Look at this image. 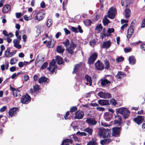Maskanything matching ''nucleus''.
I'll list each match as a JSON object with an SVG mask.
<instances>
[{"label":"nucleus","instance_id":"22","mask_svg":"<svg viewBox=\"0 0 145 145\" xmlns=\"http://www.w3.org/2000/svg\"><path fill=\"white\" fill-rule=\"evenodd\" d=\"M111 45V42L110 40H108L104 42L103 43V48L108 49L109 48Z\"/></svg>","mask_w":145,"mask_h":145},{"label":"nucleus","instance_id":"5","mask_svg":"<svg viewBox=\"0 0 145 145\" xmlns=\"http://www.w3.org/2000/svg\"><path fill=\"white\" fill-rule=\"evenodd\" d=\"M21 39V38L20 35L18 36L17 39H14L13 40V43L14 46L16 48L20 49L21 48V46L19 44L20 41Z\"/></svg>","mask_w":145,"mask_h":145},{"label":"nucleus","instance_id":"8","mask_svg":"<svg viewBox=\"0 0 145 145\" xmlns=\"http://www.w3.org/2000/svg\"><path fill=\"white\" fill-rule=\"evenodd\" d=\"M44 17V14L42 11H40L35 17L34 20L40 21L42 20Z\"/></svg>","mask_w":145,"mask_h":145},{"label":"nucleus","instance_id":"14","mask_svg":"<svg viewBox=\"0 0 145 145\" xmlns=\"http://www.w3.org/2000/svg\"><path fill=\"white\" fill-rule=\"evenodd\" d=\"M95 65L96 68L98 70H102L104 68L103 64L99 60L95 63Z\"/></svg>","mask_w":145,"mask_h":145},{"label":"nucleus","instance_id":"26","mask_svg":"<svg viewBox=\"0 0 145 145\" xmlns=\"http://www.w3.org/2000/svg\"><path fill=\"white\" fill-rule=\"evenodd\" d=\"M111 141V140L110 139H105L101 140L100 142V143L103 145H104L110 142Z\"/></svg>","mask_w":145,"mask_h":145},{"label":"nucleus","instance_id":"56","mask_svg":"<svg viewBox=\"0 0 145 145\" xmlns=\"http://www.w3.org/2000/svg\"><path fill=\"white\" fill-rule=\"evenodd\" d=\"M128 25V24L127 23H126L125 24H124L121 27V29L122 30L121 32H122L123 31V30L127 27V26Z\"/></svg>","mask_w":145,"mask_h":145},{"label":"nucleus","instance_id":"24","mask_svg":"<svg viewBox=\"0 0 145 145\" xmlns=\"http://www.w3.org/2000/svg\"><path fill=\"white\" fill-rule=\"evenodd\" d=\"M114 30L113 28H109L107 31V33H104L103 34L104 36H110L111 35L110 33L114 32Z\"/></svg>","mask_w":145,"mask_h":145},{"label":"nucleus","instance_id":"6","mask_svg":"<svg viewBox=\"0 0 145 145\" xmlns=\"http://www.w3.org/2000/svg\"><path fill=\"white\" fill-rule=\"evenodd\" d=\"M97 95L101 98L104 99H109L111 97L110 94L102 92H99Z\"/></svg>","mask_w":145,"mask_h":145},{"label":"nucleus","instance_id":"48","mask_svg":"<svg viewBox=\"0 0 145 145\" xmlns=\"http://www.w3.org/2000/svg\"><path fill=\"white\" fill-rule=\"evenodd\" d=\"M110 102L112 105H115L117 104L116 101L114 99H110Z\"/></svg>","mask_w":145,"mask_h":145},{"label":"nucleus","instance_id":"58","mask_svg":"<svg viewBox=\"0 0 145 145\" xmlns=\"http://www.w3.org/2000/svg\"><path fill=\"white\" fill-rule=\"evenodd\" d=\"M96 109L97 110L101 111H103L105 110V108L102 107H97Z\"/></svg>","mask_w":145,"mask_h":145},{"label":"nucleus","instance_id":"18","mask_svg":"<svg viewBox=\"0 0 145 145\" xmlns=\"http://www.w3.org/2000/svg\"><path fill=\"white\" fill-rule=\"evenodd\" d=\"M144 120L143 118L141 116H138L134 119V121L138 124H140Z\"/></svg>","mask_w":145,"mask_h":145},{"label":"nucleus","instance_id":"21","mask_svg":"<svg viewBox=\"0 0 145 145\" xmlns=\"http://www.w3.org/2000/svg\"><path fill=\"white\" fill-rule=\"evenodd\" d=\"M85 78L87 81L86 84L87 85H89V86H91L92 84V80L91 77L86 75L85 76Z\"/></svg>","mask_w":145,"mask_h":145},{"label":"nucleus","instance_id":"7","mask_svg":"<svg viewBox=\"0 0 145 145\" xmlns=\"http://www.w3.org/2000/svg\"><path fill=\"white\" fill-rule=\"evenodd\" d=\"M31 97L28 94H26L21 99V101L23 104H27L30 101Z\"/></svg>","mask_w":145,"mask_h":145},{"label":"nucleus","instance_id":"62","mask_svg":"<svg viewBox=\"0 0 145 145\" xmlns=\"http://www.w3.org/2000/svg\"><path fill=\"white\" fill-rule=\"evenodd\" d=\"M96 143L94 142L90 141L89 142L87 145H96Z\"/></svg>","mask_w":145,"mask_h":145},{"label":"nucleus","instance_id":"37","mask_svg":"<svg viewBox=\"0 0 145 145\" xmlns=\"http://www.w3.org/2000/svg\"><path fill=\"white\" fill-rule=\"evenodd\" d=\"M110 83V82L107 79H105L101 80V84L102 85L104 86Z\"/></svg>","mask_w":145,"mask_h":145},{"label":"nucleus","instance_id":"3","mask_svg":"<svg viewBox=\"0 0 145 145\" xmlns=\"http://www.w3.org/2000/svg\"><path fill=\"white\" fill-rule=\"evenodd\" d=\"M57 69V66L56 65V61L54 59L51 61L49 64V66L48 68V70L50 72H53L55 71Z\"/></svg>","mask_w":145,"mask_h":145},{"label":"nucleus","instance_id":"35","mask_svg":"<svg viewBox=\"0 0 145 145\" xmlns=\"http://www.w3.org/2000/svg\"><path fill=\"white\" fill-rule=\"evenodd\" d=\"M130 14V10L129 9H126L125 10V16L126 18H127L129 17Z\"/></svg>","mask_w":145,"mask_h":145},{"label":"nucleus","instance_id":"23","mask_svg":"<svg viewBox=\"0 0 145 145\" xmlns=\"http://www.w3.org/2000/svg\"><path fill=\"white\" fill-rule=\"evenodd\" d=\"M125 76L126 74L123 72L120 71L118 72L116 77L117 78L121 79Z\"/></svg>","mask_w":145,"mask_h":145},{"label":"nucleus","instance_id":"15","mask_svg":"<svg viewBox=\"0 0 145 145\" xmlns=\"http://www.w3.org/2000/svg\"><path fill=\"white\" fill-rule=\"evenodd\" d=\"M84 113L82 111L79 110L75 113V119H80L82 118L84 116Z\"/></svg>","mask_w":145,"mask_h":145},{"label":"nucleus","instance_id":"63","mask_svg":"<svg viewBox=\"0 0 145 145\" xmlns=\"http://www.w3.org/2000/svg\"><path fill=\"white\" fill-rule=\"evenodd\" d=\"M141 27H145V18L142 20L141 23Z\"/></svg>","mask_w":145,"mask_h":145},{"label":"nucleus","instance_id":"11","mask_svg":"<svg viewBox=\"0 0 145 145\" xmlns=\"http://www.w3.org/2000/svg\"><path fill=\"white\" fill-rule=\"evenodd\" d=\"M134 24L132 22L129 28L127 30V38L128 39L130 38L133 33V28Z\"/></svg>","mask_w":145,"mask_h":145},{"label":"nucleus","instance_id":"29","mask_svg":"<svg viewBox=\"0 0 145 145\" xmlns=\"http://www.w3.org/2000/svg\"><path fill=\"white\" fill-rule=\"evenodd\" d=\"M56 61L58 64H62L63 63V61L62 58L59 56H56Z\"/></svg>","mask_w":145,"mask_h":145},{"label":"nucleus","instance_id":"60","mask_svg":"<svg viewBox=\"0 0 145 145\" xmlns=\"http://www.w3.org/2000/svg\"><path fill=\"white\" fill-rule=\"evenodd\" d=\"M16 17L17 18H20L22 15L21 12L16 13Z\"/></svg>","mask_w":145,"mask_h":145},{"label":"nucleus","instance_id":"19","mask_svg":"<svg viewBox=\"0 0 145 145\" xmlns=\"http://www.w3.org/2000/svg\"><path fill=\"white\" fill-rule=\"evenodd\" d=\"M18 108H13L10 109L9 111V115L11 116L16 114L18 111Z\"/></svg>","mask_w":145,"mask_h":145},{"label":"nucleus","instance_id":"39","mask_svg":"<svg viewBox=\"0 0 145 145\" xmlns=\"http://www.w3.org/2000/svg\"><path fill=\"white\" fill-rule=\"evenodd\" d=\"M127 2V0H122L121 2L122 6L124 7L127 6L128 5Z\"/></svg>","mask_w":145,"mask_h":145},{"label":"nucleus","instance_id":"38","mask_svg":"<svg viewBox=\"0 0 145 145\" xmlns=\"http://www.w3.org/2000/svg\"><path fill=\"white\" fill-rule=\"evenodd\" d=\"M24 19L26 21H28L31 20L32 18V17L31 15L29 16H28L27 15H25L24 16Z\"/></svg>","mask_w":145,"mask_h":145},{"label":"nucleus","instance_id":"34","mask_svg":"<svg viewBox=\"0 0 145 145\" xmlns=\"http://www.w3.org/2000/svg\"><path fill=\"white\" fill-rule=\"evenodd\" d=\"M84 131L88 133L89 134L91 135L92 134L93 129L92 128L89 127H88L84 129Z\"/></svg>","mask_w":145,"mask_h":145},{"label":"nucleus","instance_id":"41","mask_svg":"<svg viewBox=\"0 0 145 145\" xmlns=\"http://www.w3.org/2000/svg\"><path fill=\"white\" fill-rule=\"evenodd\" d=\"M102 29V27L101 24L98 25L96 26L95 30L99 32L101 31Z\"/></svg>","mask_w":145,"mask_h":145},{"label":"nucleus","instance_id":"59","mask_svg":"<svg viewBox=\"0 0 145 145\" xmlns=\"http://www.w3.org/2000/svg\"><path fill=\"white\" fill-rule=\"evenodd\" d=\"M24 78L25 82L29 80V76L27 74L25 75L24 76Z\"/></svg>","mask_w":145,"mask_h":145},{"label":"nucleus","instance_id":"55","mask_svg":"<svg viewBox=\"0 0 145 145\" xmlns=\"http://www.w3.org/2000/svg\"><path fill=\"white\" fill-rule=\"evenodd\" d=\"M51 41L47 42V46L49 48H52L54 46V45L51 44Z\"/></svg>","mask_w":145,"mask_h":145},{"label":"nucleus","instance_id":"54","mask_svg":"<svg viewBox=\"0 0 145 145\" xmlns=\"http://www.w3.org/2000/svg\"><path fill=\"white\" fill-rule=\"evenodd\" d=\"M33 89L34 91H38L39 89V87L38 85H35L33 86Z\"/></svg>","mask_w":145,"mask_h":145},{"label":"nucleus","instance_id":"47","mask_svg":"<svg viewBox=\"0 0 145 145\" xmlns=\"http://www.w3.org/2000/svg\"><path fill=\"white\" fill-rule=\"evenodd\" d=\"M96 41L94 39L90 41L89 43L90 45L92 47H93L95 44Z\"/></svg>","mask_w":145,"mask_h":145},{"label":"nucleus","instance_id":"20","mask_svg":"<svg viewBox=\"0 0 145 145\" xmlns=\"http://www.w3.org/2000/svg\"><path fill=\"white\" fill-rule=\"evenodd\" d=\"M113 114H110L108 112H106L104 114V118L107 121H109L112 118Z\"/></svg>","mask_w":145,"mask_h":145},{"label":"nucleus","instance_id":"28","mask_svg":"<svg viewBox=\"0 0 145 145\" xmlns=\"http://www.w3.org/2000/svg\"><path fill=\"white\" fill-rule=\"evenodd\" d=\"M82 63H80L79 64L76 65L74 67V71L73 72V73H76L79 71V68L81 65Z\"/></svg>","mask_w":145,"mask_h":145},{"label":"nucleus","instance_id":"13","mask_svg":"<svg viewBox=\"0 0 145 145\" xmlns=\"http://www.w3.org/2000/svg\"><path fill=\"white\" fill-rule=\"evenodd\" d=\"M86 122L89 125H94L97 123V121L93 118H88L86 120Z\"/></svg>","mask_w":145,"mask_h":145},{"label":"nucleus","instance_id":"27","mask_svg":"<svg viewBox=\"0 0 145 145\" xmlns=\"http://www.w3.org/2000/svg\"><path fill=\"white\" fill-rule=\"evenodd\" d=\"M65 48L61 46H58L57 48V52L59 53H63L64 52Z\"/></svg>","mask_w":145,"mask_h":145},{"label":"nucleus","instance_id":"32","mask_svg":"<svg viewBox=\"0 0 145 145\" xmlns=\"http://www.w3.org/2000/svg\"><path fill=\"white\" fill-rule=\"evenodd\" d=\"M13 94L15 97H18L21 96L20 92L18 90H16L13 91Z\"/></svg>","mask_w":145,"mask_h":145},{"label":"nucleus","instance_id":"50","mask_svg":"<svg viewBox=\"0 0 145 145\" xmlns=\"http://www.w3.org/2000/svg\"><path fill=\"white\" fill-rule=\"evenodd\" d=\"M77 110L76 107L74 106L71 108L70 110V112H73Z\"/></svg>","mask_w":145,"mask_h":145},{"label":"nucleus","instance_id":"1","mask_svg":"<svg viewBox=\"0 0 145 145\" xmlns=\"http://www.w3.org/2000/svg\"><path fill=\"white\" fill-rule=\"evenodd\" d=\"M110 132L109 129L101 128L99 129L98 135L99 137H103V138H109L110 136Z\"/></svg>","mask_w":145,"mask_h":145},{"label":"nucleus","instance_id":"46","mask_svg":"<svg viewBox=\"0 0 145 145\" xmlns=\"http://www.w3.org/2000/svg\"><path fill=\"white\" fill-rule=\"evenodd\" d=\"M48 65V63L47 62H46L44 63L42 66L40 68V69H45L46 68Z\"/></svg>","mask_w":145,"mask_h":145},{"label":"nucleus","instance_id":"45","mask_svg":"<svg viewBox=\"0 0 145 145\" xmlns=\"http://www.w3.org/2000/svg\"><path fill=\"white\" fill-rule=\"evenodd\" d=\"M76 134L79 136H86V133L84 132H78L76 133Z\"/></svg>","mask_w":145,"mask_h":145},{"label":"nucleus","instance_id":"51","mask_svg":"<svg viewBox=\"0 0 145 145\" xmlns=\"http://www.w3.org/2000/svg\"><path fill=\"white\" fill-rule=\"evenodd\" d=\"M103 22L104 25H106L109 23L110 22V21L109 20L107 19H105L103 20Z\"/></svg>","mask_w":145,"mask_h":145},{"label":"nucleus","instance_id":"40","mask_svg":"<svg viewBox=\"0 0 145 145\" xmlns=\"http://www.w3.org/2000/svg\"><path fill=\"white\" fill-rule=\"evenodd\" d=\"M17 61V60L16 58H12L10 60V63L11 65H13L15 64Z\"/></svg>","mask_w":145,"mask_h":145},{"label":"nucleus","instance_id":"53","mask_svg":"<svg viewBox=\"0 0 145 145\" xmlns=\"http://www.w3.org/2000/svg\"><path fill=\"white\" fill-rule=\"evenodd\" d=\"M141 41H138L136 42L131 43V45L135 46L141 43Z\"/></svg>","mask_w":145,"mask_h":145},{"label":"nucleus","instance_id":"42","mask_svg":"<svg viewBox=\"0 0 145 145\" xmlns=\"http://www.w3.org/2000/svg\"><path fill=\"white\" fill-rule=\"evenodd\" d=\"M63 44L65 47H67L69 44V40L68 39H66L65 41L63 42Z\"/></svg>","mask_w":145,"mask_h":145},{"label":"nucleus","instance_id":"52","mask_svg":"<svg viewBox=\"0 0 145 145\" xmlns=\"http://www.w3.org/2000/svg\"><path fill=\"white\" fill-rule=\"evenodd\" d=\"M71 30L74 33L78 32L77 29L76 28L71 26Z\"/></svg>","mask_w":145,"mask_h":145},{"label":"nucleus","instance_id":"61","mask_svg":"<svg viewBox=\"0 0 145 145\" xmlns=\"http://www.w3.org/2000/svg\"><path fill=\"white\" fill-rule=\"evenodd\" d=\"M85 22L87 25H90L91 23V21L89 20H86L85 21Z\"/></svg>","mask_w":145,"mask_h":145},{"label":"nucleus","instance_id":"4","mask_svg":"<svg viewBox=\"0 0 145 145\" xmlns=\"http://www.w3.org/2000/svg\"><path fill=\"white\" fill-rule=\"evenodd\" d=\"M116 11L114 8L111 7L108 10V17L111 19H113L115 17V15L116 13Z\"/></svg>","mask_w":145,"mask_h":145},{"label":"nucleus","instance_id":"10","mask_svg":"<svg viewBox=\"0 0 145 145\" xmlns=\"http://www.w3.org/2000/svg\"><path fill=\"white\" fill-rule=\"evenodd\" d=\"M97 53H93L88 59V62L89 64H93L97 57Z\"/></svg>","mask_w":145,"mask_h":145},{"label":"nucleus","instance_id":"30","mask_svg":"<svg viewBox=\"0 0 145 145\" xmlns=\"http://www.w3.org/2000/svg\"><path fill=\"white\" fill-rule=\"evenodd\" d=\"M4 54L5 56L8 58L10 57V49L9 48H8L4 52Z\"/></svg>","mask_w":145,"mask_h":145},{"label":"nucleus","instance_id":"36","mask_svg":"<svg viewBox=\"0 0 145 145\" xmlns=\"http://www.w3.org/2000/svg\"><path fill=\"white\" fill-rule=\"evenodd\" d=\"M43 27L42 26L39 25L37 27V29L36 31L37 32L38 34H40L42 31Z\"/></svg>","mask_w":145,"mask_h":145},{"label":"nucleus","instance_id":"25","mask_svg":"<svg viewBox=\"0 0 145 145\" xmlns=\"http://www.w3.org/2000/svg\"><path fill=\"white\" fill-rule=\"evenodd\" d=\"M115 120H114L115 124H120L121 121V119L120 116H115Z\"/></svg>","mask_w":145,"mask_h":145},{"label":"nucleus","instance_id":"31","mask_svg":"<svg viewBox=\"0 0 145 145\" xmlns=\"http://www.w3.org/2000/svg\"><path fill=\"white\" fill-rule=\"evenodd\" d=\"M129 63L131 65H133L135 63V59L134 57L133 56H130L129 57Z\"/></svg>","mask_w":145,"mask_h":145},{"label":"nucleus","instance_id":"64","mask_svg":"<svg viewBox=\"0 0 145 145\" xmlns=\"http://www.w3.org/2000/svg\"><path fill=\"white\" fill-rule=\"evenodd\" d=\"M140 48L143 50L145 51V44H141Z\"/></svg>","mask_w":145,"mask_h":145},{"label":"nucleus","instance_id":"16","mask_svg":"<svg viewBox=\"0 0 145 145\" xmlns=\"http://www.w3.org/2000/svg\"><path fill=\"white\" fill-rule=\"evenodd\" d=\"M98 103L102 106L108 105L109 104V101L107 100L99 99L98 101Z\"/></svg>","mask_w":145,"mask_h":145},{"label":"nucleus","instance_id":"17","mask_svg":"<svg viewBox=\"0 0 145 145\" xmlns=\"http://www.w3.org/2000/svg\"><path fill=\"white\" fill-rule=\"evenodd\" d=\"M11 10L10 6L8 4L5 5L2 8V12L4 13H6L9 12Z\"/></svg>","mask_w":145,"mask_h":145},{"label":"nucleus","instance_id":"57","mask_svg":"<svg viewBox=\"0 0 145 145\" xmlns=\"http://www.w3.org/2000/svg\"><path fill=\"white\" fill-rule=\"evenodd\" d=\"M124 50L125 52L128 53L131 51V48H124Z\"/></svg>","mask_w":145,"mask_h":145},{"label":"nucleus","instance_id":"33","mask_svg":"<svg viewBox=\"0 0 145 145\" xmlns=\"http://www.w3.org/2000/svg\"><path fill=\"white\" fill-rule=\"evenodd\" d=\"M49 79L45 77H41L39 80V82L40 83L48 82Z\"/></svg>","mask_w":145,"mask_h":145},{"label":"nucleus","instance_id":"9","mask_svg":"<svg viewBox=\"0 0 145 145\" xmlns=\"http://www.w3.org/2000/svg\"><path fill=\"white\" fill-rule=\"evenodd\" d=\"M76 45L73 42L71 41L70 42V46L66 48L67 50L70 54H72L74 53L73 50L76 47Z\"/></svg>","mask_w":145,"mask_h":145},{"label":"nucleus","instance_id":"44","mask_svg":"<svg viewBox=\"0 0 145 145\" xmlns=\"http://www.w3.org/2000/svg\"><path fill=\"white\" fill-rule=\"evenodd\" d=\"M105 69H108L109 68V62L107 60L105 61Z\"/></svg>","mask_w":145,"mask_h":145},{"label":"nucleus","instance_id":"2","mask_svg":"<svg viewBox=\"0 0 145 145\" xmlns=\"http://www.w3.org/2000/svg\"><path fill=\"white\" fill-rule=\"evenodd\" d=\"M117 113L121 114L124 118H126L129 114V110L126 108H119L117 111Z\"/></svg>","mask_w":145,"mask_h":145},{"label":"nucleus","instance_id":"43","mask_svg":"<svg viewBox=\"0 0 145 145\" xmlns=\"http://www.w3.org/2000/svg\"><path fill=\"white\" fill-rule=\"evenodd\" d=\"M52 20L51 19H49L47 21L46 25L48 27H50L52 25Z\"/></svg>","mask_w":145,"mask_h":145},{"label":"nucleus","instance_id":"49","mask_svg":"<svg viewBox=\"0 0 145 145\" xmlns=\"http://www.w3.org/2000/svg\"><path fill=\"white\" fill-rule=\"evenodd\" d=\"M124 60V58L122 57H120L116 59V61L118 62H120Z\"/></svg>","mask_w":145,"mask_h":145},{"label":"nucleus","instance_id":"12","mask_svg":"<svg viewBox=\"0 0 145 145\" xmlns=\"http://www.w3.org/2000/svg\"><path fill=\"white\" fill-rule=\"evenodd\" d=\"M112 135L116 137H118L120 133V128L116 127L113 128L112 129Z\"/></svg>","mask_w":145,"mask_h":145}]
</instances>
